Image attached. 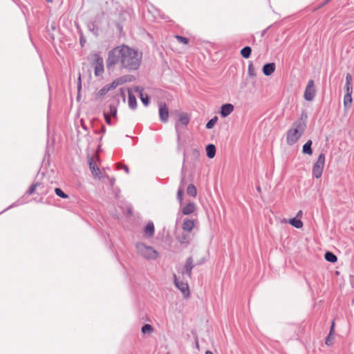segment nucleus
Masks as SVG:
<instances>
[{
    "mask_svg": "<svg viewBox=\"0 0 354 354\" xmlns=\"http://www.w3.org/2000/svg\"><path fill=\"white\" fill-rule=\"evenodd\" d=\"M302 215H303V212L301 210H299L297 214V216H296V218H301L302 217Z\"/></svg>",
    "mask_w": 354,
    "mask_h": 354,
    "instance_id": "42",
    "label": "nucleus"
},
{
    "mask_svg": "<svg viewBox=\"0 0 354 354\" xmlns=\"http://www.w3.org/2000/svg\"><path fill=\"white\" fill-rule=\"evenodd\" d=\"M107 178H108L111 185L113 186L114 185V183H115V179L113 178H110L109 176H107Z\"/></svg>",
    "mask_w": 354,
    "mask_h": 354,
    "instance_id": "41",
    "label": "nucleus"
},
{
    "mask_svg": "<svg viewBox=\"0 0 354 354\" xmlns=\"http://www.w3.org/2000/svg\"><path fill=\"white\" fill-rule=\"evenodd\" d=\"M176 38L178 40V41H179L180 43H183L184 44H188L189 40L186 37H182V36H179V35H176Z\"/></svg>",
    "mask_w": 354,
    "mask_h": 354,
    "instance_id": "37",
    "label": "nucleus"
},
{
    "mask_svg": "<svg viewBox=\"0 0 354 354\" xmlns=\"http://www.w3.org/2000/svg\"><path fill=\"white\" fill-rule=\"evenodd\" d=\"M207 156L209 158H213L216 154V147L214 145L210 144L206 147Z\"/></svg>",
    "mask_w": 354,
    "mask_h": 354,
    "instance_id": "22",
    "label": "nucleus"
},
{
    "mask_svg": "<svg viewBox=\"0 0 354 354\" xmlns=\"http://www.w3.org/2000/svg\"><path fill=\"white\" fill-rule=\"evenodd\" d=\"M136 250L138 254L147 259H156L158 257V252L151 246L147 245L142 243L136 244Z\"/></svg>",
    "mask_w": 354,
    "mask_h": 354,
    "instance_id": "3",
    "label": "nucleus"
},
{
    "mask_svg": "<svg viewBox=\"0 0 354 354\" xmlns=\"http://www.w3.org/2000/svg\"><path fill=\"white\" fill-rule=\"evenodd\" d=\"M154 234V225L151 221L148 222L145 228V235L147 237H152Z\"/></svg>",
    "mask_w": 354,
    "mask_h": 354,
    "instance_id": "18",
    "label": "nucleus"
},
{
    "mask_svg": "<svg viewBox=\"0 0 354 354\" xmlns=\"http://www.w3.org/2000/svg\"><path fill=\"white\" fill-rule=\"evenodd\" d=\"M178 122L183 125H187L189 122V118L186 113H180Z\"/></svg>",
    "mask_w": 354,
    "mask_h": 354,
    "instance_id": "26",
    "label": "nucleus"
},
{
    "mask_svg": "<svg viewBox=\"0 0 354 354\" xmlns=\"http://www.w3.org/2000/svg\"><path fill=\"white\" fill-rule=\"evenodd\" d=\"M142 59L141 52L126 45L118 46L109 52L106 66L111 68L120 64L122 68L136 71L140 67Z\"/></svg>",
    "mask_w": 354,
    "mask_h": 354,
    "instance_id": "1",
    "label": "nucleus"
},
{
    "mask_svg": "<svg viewBox=\"0 0 354 354\" xmlns=\"http://www.w3.org/2000/svg\"><path fill=\"white\" fill-rule=\"evenodd\" d=\"M205 354H213L212 351H206Z\"/></svg>",
    "mask_w": 354,
    "mask_h": 354,
    "instance_id": "43",
    "label": "nucleus"
},
{
    "mask_svg": "<svg viewBox=\"0 0 354 354\" xmlns=\"http://www.w3.org/2000/svg\"><path fill=\"white\" fill-rule=\"evenodd\" d=\"M89 167L92 174L96 178H100V169L92 159L89 161Z\"/></svg>",
    "mask_w": 354,
    "mask_h": 354,
    "instance_id": "19",
    "label": "nucleus"
},
{
    "mask_svg": "<svg viewBox=\"0 0 354 354\" xmlns=\"http://www.w3.org/2000/svg\"><path fill=\"white\" fill-rule=\"evenodd\" d=\"M118 169H120V168L124 169L127 174L129 172L128 167L125 165H118Z\"/></svg>",
    "mask_w": 354,
    "mask_h": 354,
    "instance_id": "40",
    "label": "nucleus"
},
{
    "mask_svg": "<svg viewBox=\"0 0 354 354\" xmlns=\"http://www.w3.org/2000/svg\"><path fill=\"white\" fill-rule=\"evenodd\" d=\"M218 120V118L216 116L214 117L212 119H211L206 124V128L208 129H212L214 125L216 124V122Z\"/></svg>",
    "mask_w": 354,
    "mask_h": 354,
    "instance_id": "32",
    "label": "nucleus"
},
{
    "mask_svg": "<svg viewBox=\"0 0 354 354\" xmlns=\"http://www.w3.org/2000/svg\"><path fill=\"white\" fill-rule=\"evenodd\" d=\"M113 90L110 85L108 84L102 87L95 95L96 99H100L103 97L109 91Z\"/></svg>",
    "mask_w": 354,
    "mask_h": 354,
    "instance_id": "20",
    "label": "nucleus"
},
{
    "mask_svg": "<svg viewBox=\"0 0 354 354\" xmlns=\"http://www.w3.org/2000/svg\"><path fill=\"white\" fill-rule=\"evenodd\" d=\"M153 332V328L150 324H145L142 327V333L144 334H151Z\"/></svg>",
    "mask_w": 354,
    "mask_h": 354,
    "instance_id": "31",
    "label": "nucleus"
},
{
    "mask_svg": "<svg viewBox=\"0 0 354 354\" xmlns=\"http://www.w3.org/2000/svg\"><path fill=\"white\" fill-rule=\"evenodd\" d=\"M288 223L293 227L300 229L303 227V223L299 218H292L289 219Z\"/></svg>",
    "mask_w": 354,
    "mask_h": 354,
    "instance_id": "24",
    "label": "nucleus"
},
{
    "mask_svg": "<svg viewBox=\"0 0 354 354\" xmlns=\"http://www.w3.org/2000/svg\"><path fill=\"white\" fill-rule=\"evenodd\" d=\"M174 284L178 289L180 290L185 297L187 298L189 296V289L187 281H180L176 274L174 275Z\"/></svg>",
    "mask_w": 354,
    "mask_h": 354,
    "instance_id": "6",
    "label": "nucleus"
},
{
    "mask_svg": "<svg viewBox=\"0 0 354 354\" xmlns=\"http://www.w3.org/2000/svg\"><path fill=\"white\" fill-rule=\"evenodd\" d=\"M325 164V155L324 153L319 154L317 161L313 165V175L316 178H319L322 177L324 167Z\"/></svg>",
    "mask_w": 354,
    "mask_h": 354,
    "instance_id": "4",
    "label": "nucleus"
},
{
    "mask_svg": "<svg viewBox=\"0 0 354 354\" xmlns=\"http://www.w3.org/2000/svg\"><path fill=\"white\" fill-rule=\"evenodd\" d=\"M130 81V77L128 75L120 77L113 81L111 84H109L112 89H115L120 85H122L127 82Z\"/></svg>",
    "mask_w": 354,
    "mask_h": 354,
    "instance_id": "10",
    "label": "nucleus"
},
{
    "mask_svg": "<svg viewBox=\"0 0 354 354\" xmlns=\"http://www.w3.org/2000/svg\"><path fill=\"white\" fill-rule=\"evenodd\" d=\"M316 91L315 88L314 81L310 80L308 81L306 87L304 97L306 101H312L315 96Z\"/></svg>",
    "mask_w": 354,
    "mask_h": 354,
    "instance_id": "7",
    "label": "nucleus"
},
{
    "mask_svg": "<svg viewBox=\"0 0 354 354\" xmlns=\"http://www.w3.org/2000/svg\"><path fill=\"white\" fill-rule=\"evenodd\" d=\"M55 194H56L58 196H59V197H61V198H67L68 197V195H67V194H65V193H64V192L61 189H59V188H56V189H55Z\"/></svg>",
    "mask_w": 354,
    "mask_h": 354,
    "instance_id": "35",
    "label": "nucleus"
},
{
    "mask_svg": "<svg viewBox=\"0 0 354 354\" xmlns=\"http://www.w3.org/2000/svg\"><path fill=\"white\" fill-rule=\"evenodd\" d=\"M183 189L182 188H180L177 193V198L180 202H181L183 200Z\"/></svg>",
    "mask_w": 354,
    "mask_h": 354,
    "instance_id": "38",
    "label": "nucleus"
},
{
    "mask_svg": "<svg viewBox=\"0 0 354 354\" xmlns=\"http://www.w3.org/2000/svg\"><path fill=\"white\" fill-rule=\"evenodd\" d=\"M129 97H128V104L130 109L134 110L137 107V101L136 97L132 94L131 91L128 90Z\"/></svg>",
    "mask_w": 354,
    "mask_h": 354,
    "instance_id": "16",
    "label": "nucleus"
},
{
    "mask_svg": "<svg viewBox=\"0 0 354 354\" xmlns=\"http://www.w3.org/2000/svg\"><path fill=\"white\" fill-rule=\"evenodd\" d=\"M194 221L192 219H185L183 223L182 228L185 232H191L194 227Z\"/></svg>",
    "mask_w": 354,
    "mask_h": 354,
    "instance_id": "15",
    "label": "nucleus"
},
{
    "mask_svg": "<svg viewBox=\"0 0 354 354\" xmlns=\"http://www.w3.org/2000/svg\"><path fill=\"white\" fill-rule=\"evenodd\" d=\"M234 109V107L232 104H225L221 107L220 114L223 118H226L233 112Z\"/></svg>",
    "mask_w": 354,
    "mask_h": 354,
    "instance_id": "11",
    "label": "nucleus"
},
{
    "mask_svg": "<svg viewBox=\"0 0 354 354\" xmlns=\"http://www.w3.org/2000/svg\"><path fill=\"white\" fill-rule=\"evenodd\" d=\"M92 59L93 61V66L95 68V75L100 76L104 73V62L103 58L100 57L98 54H93L91 55Z\"/></svg>",
    "mask_w": 354,
    "mask_h": 354,
    "instance_id": "5",
    "label": "nucleus"
},
{
    "mask_svg": "<svg viewBox=\"0 0 354 354\" xmlns=\"http://www.w3.org/2000/svg\"><path fill=\"white\" fill-rule=\"evenodd\" d=\"M252 49L250 46H245L241 50V55L244 58L250 57L251 55Z\"/></svg>",
    "mask_w": 354,
    "mask_h": 354,
    "instance_id": "28",
    "label": "nucleus"
},
{
    "mask_svg": "<svg viewBox=\"0 0 354 354\" xmlns=\"http://www.w3.org/2000/svg\"><path fill=\"white\" fill-rule=\"evenodd\" d=\"M308 115L303 111L296 121H295L286 133V142L288 145L295 144L304 134L306 129V120Z\"/></svg>",
    "mask_w": 354,
    "mask_h": 354,
    "instance_id": "2",
    "label": "nucleus"
},
{
    "mask_svg": "<svg viewBox=\"0 0 354 354\" xmlns=\"http://www.w3.org/2000/svg\"><path fill=\"white\" fill-rule=\"evenodd\" d=\"M187 192L189 196L195 197L197 194L196 187L192 184L189 185L187 189Z\"/></svg>",
    "mask_w": 354,
    "mask_h": 354,
    "instance_id": "29",
    "label": "nucleus"
},
{
    "mask_svg": "<svg viewBox=\"0 0 354 354\" xmlns=\"http://www.w3.org/2000/svg\"><path fill=\"white\" fill-rule=\"evenodd\" d=\"M352 101V95L349 93H346L344 97V105L345 109H348L351 106Z\"/></svg>",
    "mask_w": 354,
    "mask_h": 354,
    "instance_id": "25",
    "label": "nucleus"
},
{
    "mask_svg": "<svg viewBox=\"0 0 354 354\" xmlns=\"http://www.w3.org/2000/svg\"><path fill=\"white\" fill-rule=\"evenodd\" d=\"M311 146H312V141L311 140L307 141L303 146L302 153L304 154L312 155L313 150H312Z\"/></svg>",
    "mask_w": 354,
    "mask_h": 354,
    "instance_id": "23",
    "label": "nucleus"
},
{
    "mask_svg": "<svg viewBox=\"0 0 354 354\" xmlns=\"http://www.w3.org/2000/svg\"><path fill=\"white\" fill-rule=\"evenodd\" d=\"M78 88H79V89H80V88H81V84H80H80H79V85H78Z\"/></svg>",
    "mask_w": 354,
    "mask_h": 354,
    "instance_id": "45",
    "label": "nucleus"
},
{
    "mask_svg": "<svg viewBox=\"0 0 354 354\" xmlns=\"http://www.w3.org/2000/svg\"><path fill=\"white\" fill-rule=\"evenodd\" d=\"M109 115H112L113 118L117 117V108L114 105L109 106Z\"/></svg>",
    "mask_w": 354,
    "mask_h": 354,
    "instance_id": "36",
    "label": "nucleus"
},
{
    "mask_svg": "<svg viewBox=\"0 0 354 354\" xmlns=\"http://www.w3.org/2000/svg\"><path fill=\"white\" fill-rule=\"evenodd\" d=\"M325 259L326 261L331 262V263H335L337 260V257L333 253H332L330 252H327L325 254Z\"/></svg>",
    "mask_w": 354,
    "mask_h": 354,
    "instance_id": "27",
    "label": "nucleus"
},
{
    "mask_svg": "<svg viewBox=\"0 0 354 354\" xmlns=\"http://www.w3.org/2000/svg\"><path fill=\"white\" fill-rule=\"evenodd\" d=\"M104 118H105L106 122L108 124H111V118H110L109 114L108 113H104Z\"/></svg>",
    "mask_w": 354,
    "mask_h": 354,
    "instance_id": "39",
    "label": "nucleus"
},
{
    "mask_svg": "<svg viewBox=\"0 0 354 354\" xmlns=\"http://www.w3.org/2000/svg\"><path fill=\"white\" fill-rule=\"evenodd\" d=\"M195 210V205L193 203H189L183 208V214L185 215H189L193 213Z\"/></svg>",
    "mask_w": 354,
    "mask_h": 354,
    "instance_id": "21",
    "label": "nucleus"
},
{
    "mask_svg": "<svg viewBox=\"0 0 354 354\" xmlns=\"http://www.w3.org/2000/svg\"><path fill=\"white\" fill-rule=\"evenodd\" d=\"M134 91L139 93L140 100L142 102L145 104V106H148L149 104V99L147 94H144L142 93V88L139 86H137L134 88Z\"/></svg>",
    "mask_w": 354,
    "mask_h": 354,
    "instance_id": "12",
    "label": "nucleus"
},
{
    "mask_svg": "<svg viewBox=\"0 0 354 354\" xmlns=\"http://www.w3.org/2000/svg\"><path fill=\"white\" fill-rule=\"evenodd\" d=\"M176 131H178V124H176Z\"/></svg>",
    "mask_w": 354,
    "mask_h": 354,
    "instance_id": "44",
    "label": "nucleus"
},
{
    "mask_svg": "<svg viewBox=\"0 0 354 354\" xmlns=\"http://www.w3.org/2000/svg\"><path fill=\"white\" fill-rule=\"evenodd\" d=\"M47 1H49V2H52V0H47Z\"/></svg>",
    "mask_w": 354,
    "mask_h": 354,
    "instance_id": "48",
    "label": "nucleus"
},
{
    "mask_svg": "<svg viewBox=\"0 0 354 354\" xmlns=\"http://www.w3.org/2000/svg\"><path fill=\"white\" fill-rule=\"evenodd\" d=\"M159 116L161 122L165 123L168 121L169 109L165 103H160L159 104Z\"/></svg>",
    "mask_w": 354,
    "mask_h": 354,
    "instance_id": "9",
    "label": "nucleus"
},
{
    "mask_svg": "<svg viewBox=\"0 0 354 354\" xmlns=\"http://www.w3.org/2000/svg\"><path fill=\"white\" fill-rule=\"evenodd\" d=\"M198 346H198V342H196V347H197V348H198Z\"/></svg>",
    "mask_w": 354,
    "mask_h": 354,
    "instance_id": "47",
    "label": "nucleus"
},
{
    "mask_svg": "<svg viewBox=\"0 0 354 354\" xmlns=\"http://www.w3.org/2000/svg\"><path fill=\"white\" fill-rule=\"evenodd\" d=\"M248 75L251 77L256 76L255 70L252 63H250L248 65Z\"/></svg>",
    "mask_w": 354,
    "mask_h": 354,
    "instance_id": "34",
    "label": "nucleus"
},
{
    "mask_svg": "<svg viewBox=\"0 0 354 354\" xmlns=\"http://www.w3.org/2000/svg\"><path fill=\"white\" fill-rule=\"evenodd\" d=\"M193 267V259L191 257H189L187 259L185 264L183 270L180 271V274H182L183 279L191 277Z\"/></svg>",
    "mask_w": 354,
    "mask_h": 354,
    "instance_id": "8",
    "label": "nucleus"
},
{
    "mask_svg": "<svg viewBox=\"0 0 354 354\" xmlns=\"http://www.w3.org/2000/svg\"><path fill=\"white\" fill-rule=\"evenodd\" d=\"M345 89H346V93H349V94L352 95V93H353L352 76L349 73H348L346 76Z\"/></svg>",
    "mask_w": 354,
    "mask_h": 354,
    "instance_id": "17",
    "label": "nucleus"
},
{
    "mask_svg": "<svg viewBox=\"0 0 354 354\" xmlns=\"http://www.w3.org/2000/svg\"><path fill=\"white\" fill-rule=\"evenodd\" d=\"M333 329H334V322L332 323V326H331V328H330L329 335H328V337L326 339V344L328 346H330L333 344V337L332 333H333Z\"/></svg>",
    "mask_w": 354,
    "mask_h": 354,
    "instance_id": "30",
    "label": "nucleus"
},
{
    "mask_svg": "<svg viewBox=\"0 0 354 354\" xmlns=\"http://www.w3.org/2000/svg\"><path fill=\"white\" fill-rule=\"evenodd\" d=\"M275 70V64L274 63L266 64L263 67V73L265 75L269 76L272 75Z\"/></svg>",
    "mask_w": 354,
    "mask_h": 354,
    "instance_id": "14",
    "label": "nucleus"
},
{
    "mask_svg": "<svg viewBox=\"0 0 354 354\" xmlns=\"http://www.w3.org/2000/svg\"><path fill=\"white\" fill-rule=\"evenodd\" d=\"M167 354H169V353H167Z\"/></svg>",
    "mask_w": 354,
    "mask_h": 354,
    "instance_id": "49",
    "label": "nucleus"
},
{
    "mask_svg": "<svg viewBox=\"0 0 354 354\" xmlns=\"http://www.w3.org/2000/svg\"><path fill=\"white\" fill-rule=\"evenodd\" d=\"M176 239L182 245H187L190 241V236L186 233H181L177 235Z\"/></svg>",
    "mask_w": 354,
    "mask_h": 354,
    "instance_id": "13",
    "label": "nucleus"
},
{
    "mask_svg": "<svg viewBox=\"0 0 354 354\" xmlns=\"http://www.w3.org/2000/svg\"><path fill=\"white\" fill-rule=\"evenodd\" d=\"M257 190H258L259 192H260V191H261V188H260V187H257Z\"/></svg>",
    "mask_w": 354,
    "mask_h": 354,
    "instance_id": "46",
    "label": "nucleus"
},
{
    "mask_svg": "<svg viewBox=\"0 0 354 354\" xmlns=\"http://www.w3.org/2000/svg\"><path fill=\"white\" fill-rule=\"evenodd\" d=\"M41 185L40 183H37L35 184H32L30 187L29 188V189L28 190V194L29 195H32V194L35 193L36 189L39 187Z\"/></svg>",
    "mask_w": 354,
    "mask_h": 354,
    "instance_id": "33",
    "label": "nucleus"
}]
</instances>
